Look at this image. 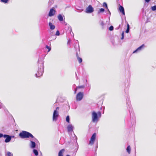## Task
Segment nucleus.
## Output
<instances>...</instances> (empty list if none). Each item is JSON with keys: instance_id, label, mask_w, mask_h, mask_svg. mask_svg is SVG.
I'll return each mask as SVG.
<instances>
[{"instance_id": "nucleus-24", "label": "nucleus", "mask_w": 156, "mask_h": 156, "mask_svg": "<svg viewBox=\"0 0 156 156\" xmlns=\"http://www.w3.org/2000/svg\"><path fill=\"white\" fill-rule=\"evenodd\" d=\"M70 119L69 117V115H68L66 117V121L68 123H69Z\"/></svg>"}, {"instance_id": "nucleus-21", "label": "nucleus", "mask_w": 156, "mask_h": 156, "mask_svg": "<svg viewBox=\"0 0 156 156\" xmlns=\"http://www.w3.org/2000/svg\"><path fill=\"white\" fill-rule=\"evenodd\" d=\"M103 7H105L109 12V10L108 8V6L107 3L106 2H104L103 4Z\"/></svg>"}, {"instance_id": "nucleus-16", "label": "nucleus", "mask_w": 156, "mask_h": 156, "mask_svg": "<svg viewBox=\"0 0 156 156\" xmlns=\"http://www.w3.org/2000/svg\"><path fill=\"white\" fill-rule=\"evenodd\" d=\"M58 18L59 21H62L63 20V18L61 14H59L58 16Z\"/></svg>"}, {"instance_id": "nucleus-12", "label": "nucleus", "mask_w": 156, "mask_h": 156, "mask_svg": "<svg viewBox=\"0 0 156 156\" xmlns=\"http://www.w3.org/2000/svg\"><path fill=\"white\" fill-rule=\"evenodd\" d=\"M129 111L130 112V117H131L132 116V115H133V119H135V116H133V109H132V108H130V109H129Z\"/></svg>"}, {"instance_id": "nucleus-13", "label": "nucleus", "mask_w": 156, "mask_h": 156, "mask_svg": "<svg viewBox=\"0 0 156 156\" xmlns=\"http://www.w3.org/2000/svg\"><path fill=\"white\" fill-rule=\"evenodd\" d=\"M144 46V44H143L142 45H141L139 47L136 49L133 52V53H135L136 52V51H140L141 50L142 48H143Z\"/></svg>"}, {"instance_id": "nucleus-38", "label": "nucleus", "mask_w": 156, "mask_h": 156, "mask_svg": "<svg viewBox=\"0 0 156 156\" xmlns=\"http://www.w3.org/2000/svg\"><path fill=\"white\" fill-rule=\"evenodd\" d=\"M102 102H103V100H102V101H101V104H102Z\"/></svg>"}, {"instance_id": "nucleus-36", "label": "nucleus", "mask_w": 156, "mask_h": 156, "mask_svg": "<svg viewBox=\"0 0 156 156\" xmlns=\"http://www.w3.org/2000/svg\"><path fill=\"white\" fill-rule=\"evenodd\" d=\"M11 136V138L14 137V136Z\"/></svg>"}, {"instance_id": "nucleus-9", "label": "nucleus", "mask_w": 156, "mask_h": 156, "mask_svg": "<svg viewBox=\"0 0 156 156\" xmlns=\"http://www.w3.org/2000/svg\"><path fill=\"white\" fill-rule=\"evenodd\" d=\"M43 72L44 71L43 69L41 70L40 69L39 70H38L37 73L36 74V76L37 77H39L42 76Z\"/></svg>"}, {"instance_id": "nucleus-23", "label": "nucleus", "mask_w": 156, "mask_h": 156, "mask_svg": "<svg viewBox=\"0 0 156 156\" xmlns=\"http://www.w3.org/2000/svg\"><path fill=\"white\" fill-rule=\"evenodd\" d=\"M78 61L79 63H81L82 61V59L81 58H80L79 57L77 58Z\"/></svg>"}, {"instance_id": "nucleus-35", "label": "nucleus", "mask_w": 156, "mask_h": 156, "mask_svg": "<svg viewBox=\"0 0 156 156\" xmlns=\"http://www.w3.org/2000/svg\"><path fill=\"white\" fill-rule=\"evenodd\" d=\"M76 56L77 58L79 57L78 52H77L76 53Z\"/></svg>"}, {"instance_id": "nucleus-11", "label": "nucleus", "mask_w": 156, "mask_h": 156, "mask_svg": "<svg viewBox=\"0 0 156 156\" xmlns=\"http://www.w3.org/2000/svg\"><path fill=\"white\" fill-rule=\"evenodd\" d=\"M119 9L120 11L121 12L123 15H125V13L124 8L121 5H120L119 6Z\"/></svg>"}, {"instance_id": "nucleus-40", "label": "nucleus", "mask_w": 156, "mask_h": 156, "mask_svg": "<svg viewBox=\"0 0 156 156\" xmlns=\"http://www.w3.org/2000/svg\"><path fill=\"white\" fill-rule=\"evenodd\" d=\"M96 147L97 148L98 147V146Z\"/></svg>"}, {"instance_id": "nucleus-25", "label": "nucleus", "mask_w": 156, "mask_h": 156, "mask_svg": "<svg viewBox=\"0 0 156 156\" xmlns=\"http://www.w3.org/2000/svg\"><path fill=\"white\" fill-rule=\"evenodd\" d=\"M46 48L48 50V52H49L51 50V47H49L48 45H46Z\"/></svg>"}, {"instance_id": "nucleus-8", "label": "nucleus", "mask_w": 156, "mask_h": 156, "mask_svg": "<svg viewBox=\"0 0 156 156\" xmlns=\"http://www.w3.org/2000/svg\"><path fill=\"white\" fill-rule=\"evenodd\" d=\"M56 11L54 8H51L50 9L48 16H51L54 15Z\"/></svg>"}, {"instance_id": "nucleus-6", "label": "nucleus", "mask_w": 156, "mask_h": 156, "mask_svg": "<svg viewBox=\"0 0 156 156\" xmlns=\"http://www.w3.org/2000/svg\"><path fill=\"white\" fill-rule=\"evenodd\" d=\"M94 11L93 8L91 5H90L86 8L85 12L87 13H91L93 12Z\"/></svg>"}, {"instance_id": "nucleus-32", "label": "nucleus", "mask_w": 156, "mask_h": 156, "mask_svg": "<svg viewBox=\"0 0 156 156\" xmlns=\"http://www.w3.org/2000/svg\"><path fill=\"white\" fill-rule=\"evenodd\" d=\"M60 34L58 30H57L56 33V35L58 36Z\"/></svg>"}, {"instance_id": "nucleus-39", "label": "nucleus", "mask_w": 156, "mask_h": 156, "mask_svg": "<svg viewBox=\"0 0 156 156\" xmlns=\"http://www.w3.org/2000/svg\"><path fill=\"white\" fill-rule=\"evenodd\" d=\"M104 110L105 108H104Z\"/></svg>"}, {"instance_id": "nucleus-19", "label": "nucleus", "mask_w": 156, "mask_h": 156, "mask_svg": "<svg viewBox=\"0 0 156 156\" xmlns=\"http://www.w3.org/2000/svg\"><path fill=\"white\" fill-rule=\"evenodd\" d=\"M84 88V86L83 85L79 86L78 87H77L76 88V90H75V93H76V90L77 89H80V88Z\"/></svg>"}, {"instance_id": "nucleus-30", "label": "nucleus", "mask_w": 156, "mask_h": 156, "mask_svg": "<svg viewBox=\"0 0 156 156\" xmlns=\"http://www.w3.org/2000/svg\"><path fill=\"white\" fill-rule=\"evenodd\" d=\"M1 1L5 3H6L8 2L9 0H1Z\"/></svg>"}, {"instance_id": "nucleus-17", "label": "nucleus", "mask_w": 156, "mask_h": 156, "mask_svg": "<svg viewBox=\"0 0 156 156\" xmlns=\"http://www.w3.org/2000/svg\"><path fill=\"white\" fill-rule=\"evenodd\" d=\"M126 150L127 152L129 154L130 153V151H131V148H130V146L129 145L127 147Z\"/></svg>"}, {"instance_id": "nucleus-10", "label": "nucleus", "mask_w": 156, "mask_h": 156, "mask_svg": "<svg viewBox=\"0 0 156 156\" xmlns=\"http://www.w3.org/2000/svg\"><path fill=\"white\" fill-rule=\"evenodd\" d=\"M73 126L72 124L68 125L67 126V129L68 132H71L73 130Z\"/></svg>"}, {"instance_id": "nucleus-2", "label": "nucleus", "mask_w": 156, "mask_h": 156, "mask_svg": "<svg viewBox=\"0 0 156 156\" xmlns=\"http://www.w3.org/2000/svg\"><path fill=\"white\" fill-rule=\"evenodd\" d=\"M98 114L95 112H93L92 114V120L93 122L97 123L98 121Z\"/></svg>"}, {"instance_id": "nucleus-26", "label": "nucleus", "mask_w": 156, "mask_h": 156, "mask_svg": "<svg viewBox=\"0 0 156 156\" xmlns=\"http://www.w3.org/2000/svg\"><path fill=\"white\" fill-rule=\"evenodd\" d=\"M151 9L153 11L156 10V5L151 7Z\"/></svg>"}, {"instance_id": "nucleus-27", "label": "nucleus", "mask_w": 156, "mask_h": 156, "mask_svg": "<svg viewBox=\"0 0 156 156\" xmlns=\"http://www.w3.org/2000/svg\"><path fill=\"white\" fill-rule=\"evenodd\" d=\"M99 118H100L101 116V112L100 111H98L97 113Z\"/></svg>"}, {"instance_id": "nucleus-3", "label": "nucleus", "mask_w": 156, "mask_h": 156, "mask_svg": "<svg viewBox=\"0 0 156 156\" xmlns=\"http://www.w3.org/2000/svg\"><path fill=\"white\" fill-rule=\"evenodd\" d=\"M84 96V94L83 92H80L78 93L76 95V99L77 101H81Z\"/></svg>"}, {"instance_id": "nucleus-28", "label": "nucleus", "mask_w": 156, "mask_h": 156, "mask_svg": "<svg viewBox=\"0 0 156 156\" xmlns=\"http://www.w3.org/2000/svg\"><path fill=\"white\" fill-rule=\"evenodd\" d=\"M105 11V10L104 9H103V8H101V9H99V13H100V12H104Z\"/></svg>"}, {"instance_id": "nucleus-22", "label": "nucleus", "mask_w": 156, "mask_h": 156, "mask_svg": "<svg viewBox=\"0 0 156 156\" xmlns=\"http://www.w3.org/2000/svg\"><path fill=\"white\" fill-rule=\"evenodd\" d=\"M7 156H13V154L9 151H8L7 152Z\"/></svg>"}, {"instance_id": "nucleus-34", "label": "nucleus", "mask_w": 156, "mask_h": 156, "mask_svg": "<svg viewBox=\"0 0 156 156\" xmlns=\"http://www.w3.org/2000/svg\"><path fill=\"white\" fill-rule=\"evenodd\" d=\"M145 2H149L151 0H145Z\"/></svg>"}, {"instance_id": "nucleus-14", "label": "nucleus", "mask_w": 156, "mask_h": 156, "mask_svg": "<svg viewBox=\"0 0 156 156\" xmlns=\"http://www.w3.org/2000/svg\"><path fill=\"white\" fill-rule=\"evenodd\" d=\"M65 149H63L61 150L58 152V156H63V154L65 151Z\"/></svg>"}, {"instance_id": "nucleus-20", "label": "nucleus", "mask_w": 156, "mask_h": 156, "mask_svg": "<svg viewBox=\"0 0 156 156\" xmlns=\"http://www.w3.org/2000/svg\"><path fill=\"white\" fill-rule=\"evenodd\" d=\"M129 25L128 23L127 24V29L126 31V33H128L129 32Z\"/></svg>"}, {"instance_id": "nucleus-15", "label": "nucleus", "mask_w": 156, "mask_h": 156, "mask_svg": "<svg viewBox=\"0 0 156 156\" xmlns=\"http://www.w3.org/2000/svg\"><path fill=\"white\" fill-rule=\"evenodd\" d=\"M49 25L50 27V28L51 30H54L55 28V26L52 24V23L51 22H49Z\"/></svg>"}, {"instance_id": "nucleus-7", "label": "nucleus", "mask_w": 156, "mask_h": 156, "mask_svg": "<svg viewBox=\"0 0 156 156\" xmlns=\"http://www.w3.org/2000/svg\"><path fill=\"white\" fill-rule=\"evenodd\" d=\"M4 137L6 138L5 140V143L9 142L11 140V136L7 134H4Z\"/></svg>"}, {"instance_id": "nucleus-37", "label": "nucleus", "mask_w": 156, "mask_h": 156, "mask_svg": "<svg viewBox=\"0 0 156 156\" xmlns=\"http://www.w3.org/2000/svg\"><path fill=\"white\" fill-rule=\"evenodd\" d=\"M66 156H70V155H66Z\"/></svg>"}, {"instance_id": "nucleus-1", "label": "nucleus", "mask_w": 156, "mask_h": 156, "mask_svg": "<svg viewBox=\"0 0 156 156\" xmlns=\"http://www.w3.org/2000/svg\"><path fill=\"white\" fill-rule=\"evenodd\" d=\"M19 136L22 139L31 138L30 140V147L33 149L35 148L36 144L35 142L37 141V140L31 133L25 131H22L20 133Z\"/></svg>"}, {"instance_id": "nucleus-4", "label": "nucleus", "mask_w": 156, "mask_h": 156, "mask_svg": "<svg viewBox=\"0 0 156 156\" xmlns=\"http://www.w3.org/2000/svg\"><path fill=\"white\" fill-rule=\"evenodd\" d=\"M59 108H56V110H54L53 115V121H56L59 116L58 112L57 111V110L59 109Z\"/></svg>"}, {"instance_id": "nucleus-5", "label": "nucleus", "mask_w": 156, "mask_h": 156, "mask_svg": "<svg viewBox=\"0 0 156 156\" xmlns=\"http://www.w3.org/2000/svg\"><path fill=\"white\" fill-rule=\"evenodd\" d=\"M96 137V134L95 133H94L92 135L90 138V140L89 141V144L92 145H93L95 141Z\"/></svg>"}, {"instance_id": "nucleus-31", "label": "nucleus", "mask_w": 156, "mask_h": 156, "mask_svg": "<svg viewBox=\"0 0 156 156\" xmlns=\"http://www.w3.org/2000/svg\"><path fill=\"white\" fill-rule=\"evenodd\" d=\"M124 32L123 31L122 34V37H121V39L122 40L124 38Z\"/></svg>"}, {"instance_id": "nucleus-18", "label": "nucleus", "mask_w": 156, "mask_h": 156, "mask_svg": "<svg viewBox=\"0 0 156 156\" xmlns=\"http://www.w3.org/2000/svg\"><path fill=\"white\" fill-rule=\"evenodd\" d=\"M33 152L35 155L37 156L38 155V153L36 149H34L33 150Z\"/></svg>"}, {"instance_id": "nucleus-29", "label": "nucleus", "mask_w": 156, "mask_h": 156, "mask_svg": "<svg viewBox=\"0 0 156 156\" xmlns=\"http://www.w3.org/2000/svg\"><path fill=\"white\" fill-rule=\"evenodd\" d=\"M109 30H110L112 31V30H113V27L112 26H111L109 28Z\"/></svg>"}, {"instance_id": "nucleus-33", "label": "nucleus", "mask_w": 156, "mask_h": 156, "mask_svg": "<svg viewBox=\"0 0 156 156\" xmlns=\"http://www.w3.org/2000/svg\"><path fill=\"white\" fill-rule=\"evenodd\" d=\"M4 135L2 133H0V138H1L2 137H4Z\"/></svg>"}]
</instances>
